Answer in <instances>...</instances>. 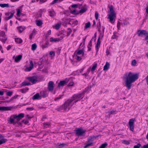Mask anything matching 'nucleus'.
I'll return each instance as SVG.
<instances>
[{"label":"nucleus","instance_id":"nucleus-55","mask_svg":"<svg viewBox=\"0 0 148 148\" xmlns=\"http://www.w3.org/2000/svg\"><path fill=\"white\" fill-rule=\"evenodd\" d=\"M93 138L91 137H90L88 139V142H91V141H92Z\"/></svg>","mask_w":148,"mask_h":148},{"label":"nucleus","instance_id":"nucleus-11","mask_svg":"<svg viewBox=\"0 0 148 148\" xmlns=\"http://www.w3.org/2000/svg\"><path fill=\"white\" fill-rule=\"evenodd\" d=\"M69 24L73 26H75L78 24V21L77 20H75L73 19H71L69 20Z\"/></svg>","mask_w":148,"mask_h":148},{"label":"nucleus","instance_id":"nucleus-38","mask_svg":"<svg viewBox=\"0 0 148 148\" xmlns=\"http://www.w3.org/2000/svg\"><path fill=\"white\" fill-rule=\"evenodd\" d=\"M37 48V45L36 43L33 44L32 45V49L33 51L35 50Z\"/></svg>","mask_w":148,"mask_h":148},{"label":"nucleus","instance_id":"nucleus-26","mask_svg":"<svg viewBox=\"0 0 148 148\" xmlns=\"http://www.w3.org/2000/svg\"><path fill=\"white\" fill-rule=\"evenodd\" d=\"M36 25L38 26H41L43 23L42 21L40 20H36Z\"/></svg>","mask_w":148,"mask_h":148},{"label":"nucleus","instance_id":"nucleus-60","mask_svg":"<svg viewBox=\"0 0 148 148\" xmlns=\"http://www.w3.org/2000/svg\"><path fill=\"white\" fill-rule=\"evenodd\" d=\"M117 37V36L114 33L113 35L112 36V38L113 39H116Z\"/></svg>","mask_w":148,"mask_h":148},{"label":"nucleus","instance_id":"nucleus-48","mask_svg":"<svg viewBox=\"0 0 148 148\" xmlns=\"http://www.w3.org/2000/svg\"><path fill=\"white\" fill-rule=\"evenodd\" d=\"M62 96H63L62 95H60L59 97H57L55 98V99H54L55 101H58V100L61 98Z\"/></svg>","mask_w":148,"mask_h":148},{"label":"nucleus","instance_id":"nucleus-37","mask_svg":"<svg viewBox=\"0 0 148 148\" xmlns=\"http://www.w3.org/2000/svg\"><path fill=\"white\" fill-rule=\"evenodd\" d=\"M49 45V42H46L45 44L44 45H42L41 46V47L43 49L44 48H47Z\"/></svg>","mask_w":148,"mask_h":148},{"label":"nucleus","instance_id":"nucleus-58","mask_svg":"<svg viewBox=\"0 0 148 148\" xmlns=\"http://www.w3.org/2000/svg\"><path fill=\"white\" fill-rule=\"evenodd\" d=\"M120 23L119 21H118L117 25V27L118 29H119L120 27Z\"/></svg>","mask_w":148,"mask_h":148},{"label":"nucleus","instance_id":"nucleus-15","mask_svg":"<svg viewBox=\"0 0 148 148\" xmlns=\"http://www.w3.org/2000/svg\"><path fill=\"white\" fill-rule=\"evenodd\" d=\"M138 32H139L138 34V36H140L141 34H143L145 36L148 34V33L145 30H138Z\"/></svg>","mask_w":148,"mask_h":148},{"label":"nucleus","instance_id":"nucleus-24","mask_svg":"<svg viewBox=\"0 0 148 148\" xmlns=\"http://www.w3.org/2000/svg\"><path fill=\"white\" fill-rule=\"evenodd\" d=\"M15 41L16 42L19 44L23 42L22 40L19 38H15Z\"/></svg>","mask_w":148,"mask_h":148},{"label":"nucleus","instance_id":"nucleus-33","mask_svg":"<svg viewBox=\"0 0 148 148\" xmlns=\"http://www.w3.org/2000/svg\"><path fill=\"white\" fill-rule=\"evenodd\" d=\"M17 29L19 32L21 33L25 29V28L24 27L20 26L18 27Z\"/></svg>","mask_w":148,"mask_h":148},{"label":"nucleus","instance_id":"nucleus-62","mask_svg":"<svg viewBox=\"0 0 148 148\" xmlns=\"http://www.w3.org/2000/svg\"><path fill=\"white\" fill-rule=\"evenodd\" d=\"M115 111L114 110H112L110 111H109L108 113L109 114H114L115 112Z\"/></svg>","mask_w":148,"mask_h":148},{"label":"nucleus","instance_id":"nucleus-30","mask_svg":"<svg viewBox=\"0 0 148 148\" xmlns=\"http://www.w3.org/2000/svg\"><path fill=\"white\" fill-rule=\"evenodd\" d=\"M29 89V88L27 87H26L23 89H21L20 91L22 93H25L27 92Z\"/></svg>","mask_w":148,"mask_h":148},{"label":"nucleus","instance_id":"nucleus-9","mask_svg":"<svg viewBox=\"0 0 148 148\" xmlns=\"http://www.w3.org/2000/svg\"><path fill=\"white\" fill-rule=\"evenodd\" d=\"M102 32L101 30L100 29H99L98 30V31L99 33V36L98 38H99V39L101 38L102 39L103 37L104 36V33L105 29V27H104L102 26Z\"/></svg>","mask_w":148,"mask_h":148},{"label":"nucleus","instance_id":"nucleus-53","mask_svg":"<svg viewBox=\"0 0 148 148\" xmlns=\"http://www.w3.org/2000/svg\"><path fill=\"white\" fill-rule=\"evenodd\" d=\"M136 61L135 60H134L132 62L131 64L132 65H135L136 64Z\"/></svg>","mask_w":148,"mask_h":148},{"label":"nucleus","instance_id":"nucleus-6","mask_svg":"<svg viewBox=\"0 0 148 148\" xmlns=\"http://www.w3.org/2000/svg\"><path fill=\"white\" fill-rule=\"evenodd\" d=\"M14 12H8L5 14L6 17L4 18V20L5 21L8 20L9 19L12 18Z\"/></svg>","mask_w":148,"mask_h":148},{"label":"nucleus","instance_id":"nucleus-23","mask_svg":"<svg viewBox=\"0 0 148 148\" xmlns=\"http://www.w3.org/2000/svg\"><path fill=\"white\" fill-rule=\"evenodd\" d=\"M66 83V81L64 80L61 81L59 83L58 85V87H60L62 86H63L64 84Z\"/></svg>","mask_w":148,"mask_h":148},{"label":"nucleus","instance_id":"nucleus-46","mask_svg":"<svg viewBox=\"0 0 148 148\" xmlns=\"http://www.w3.org/2000/svg\"><path fill=\"white\" fill-rule=\"evenodd\" d=\"M10 122L11 123H13L14 124H15L16 123V121H14V120L13 119L11 118L10 119Z\"/></svg>","mask_w":148,"mask_h":148},{"label":"nucleus","instance_id":"nucleus-42","mask_svg":"<svg viewBox=\"0 0 148 148\" xmlns=\"http://www.w3.org/2000/svg\"><path fill=\"white\" fill-rule=\"evenodd\" d=\"M108 145V144L105 143L102 144L99 147V148H105Z\"/></svg>","mask_w":148,"mask_h":148},{"label":"nucleus","instance_id":"nucleus-29","mask_svg":"<svg viewBox=\"0 0 148 148\" xmlns=\"http://www.w3.org/2000/svg\"><path fill=\"white\" fill-rule=\"evenodd\" d=\"M9 110V108L8 107H0V111H6Z\"/></svg>","mask_w":148,"mask_h":148},{"label":"nucleus","instance_id":"nucleus-49","mask_svg":"<svg viewBox=\"0 0 148 148\" xmlns=\"http://www.w3.org/2000/svg\"><path fill=\"white\" fill-rule=\"evenodd\" d=\"M99 16V14L97 12H96L95 13V17L96 20L98 19Z\"/></svg>","mask_w":148,"mask_h":148},{"label":"nucleus","instance_id":"nucleus-28","mask_svg":"<svg viewBox=\"0 0 148 148\" xmlns=\"http://www.w3.org/2000/svg\"><path fill=\"white\" fill-rule=\"evenodd\" d=\"M93 38H92L90 41L89 44L88 45V50L90 51L91 50V47L92 46V40Z\"/></svg>","mask_w":148,"mask_h":148},{"label":"nucleus","instance_id":"nucleus-12","mask_svg":"<svg viewBox=\"0 0 148 148\" xmlns=\"http://www.w3.org/2000/svg\"><path fill=\"white\" fill-rule=\"evenodd\" d=\"M63 38V37H60V38H55L51 37L50 39V42H56L59 41Z\"/></svg>","mask_w":148,"mask_h":148},{"label":"nucleus","instance_id":"nucleus-41","mask_svg":"<svg viewBox=\"0 0 148 148\" xmlns=\"http://www.w3.org/2000/svg\"><path fill=\"white\" fill-rule=\"evenodd\" d=\"M91 24L90 22H88L85 24V28L86 29L90 27Z\"/></svg>","mask_w":148,"mask_h":148},{"label":"nucleus","instance_id":"nucleus-4","mask_svg":"<svg viewBox=\"0 0 148 148\" xmlns=\"http://www.w3.org/2000/svg\"><path fill=\"white\" fill-rule=\"evenodd\" d=\"M135 121L134 119H130L128 123L129 127L130 130L132 132H133L134 127V121Z\"/></svg>","mask_w":148,"mask_h":148},{"label":"nucleus","instance_id":"nucleus-19","mask_svg":"<svg viewBox=\"0 0 148 148\" xmlns=\"http://www.w3.org/2000/svg\"><path fill=\"white\" fill-rule=\"evenodd\" d=\"M22 55H20L18 56H16L15 58L14 61L15 62H19L22 59Z\"/></svg>","mask_w":148,"mask_h":148},{"label":"nucleus","instance_id":"nucleus-8","mask_svg":"<svg viewBox=\"0 0 148 148\" xmlns=\"http://www.w3.org/2000/svg\"><path fill=\"white\" fill-rule=\"evenodd\" d=\"M54 83L52 81H50L48 84V89L50 91L52 92L54 88Z\"/></svg>","mask_w":148,"mask_h":148},{"label":"nucleus","instance_id":"nucleus-18","mask_svg":"<svg viewBox=\"0 0 148 148\" xmlns=\"http://www.w3.org/2000/svg\"><path fill=\"white\" fill-rule=\"evenodd\" d=\"M40 96L41 97V98L42 97L43 98H45L47 97L48 94L46 93V92L45 91H42V92H40Z\"/></svg>","mask_w":148,"mask_h":148},{"label":"nucleus","instance_id":"nucleus-45","mask_svg":"<svg viewBox=\"0 0 148 148\" xmlns=\"http://www.w3.org/2000/svg\"><path fill=\"white\" fill-rule=\"evenodd\" d=\"M122 143L128 145L130 144V141H127L125 140H122L121 141Z\"/></svg>","mask_w":148,"mask_h":148},{"label":"nucleus","instance_id":"nucleus-17","mask_svg":"<svg viewBox=\"0 0 148 148\" xmlns=\"http://www.w3.org/2000/svg\"><path fill=\"white\" fill-rule=\"evenodd\" d=\"M32 99L33 100H35L38 99H40L41 98V97L39 95V94L38 93H37L32 97Z\"/></svg>","mask_w":148,"mask_h":148},{"label":"nucleus","instance_id":"nucleus-20","mask_svg":"<svg viewBox=\"0 0 148 148\" xmlns=\"http://www.w3.org/2000/svg\"><path fill=\"white\" fill-rule=\"evenodd\" d=\"M110 64L108 62H106L105 65L103 67V70L104 71H106L110 67Z\"/></svg>","mask_w":148,"mask_h":148},{"label":"nucleus","instance_id":"nucleus-44","mask_svg":"<svg viewBox=\"0 0 148 148\" xmlns=\"http://www.w3.org/2000/svg\"><path fill=\"white\" fill-rule=\"evenodd\" d=\"M72 31L71 29H70V28H68V31L67 32V36H68L69 35H70Z\"/></svg>","mask_w":148,"mask_h":148},{"label":"nucleus","instance_id":"nucleus-21","mask_svg":"<svg viewBox=\"0 0 148 148\" xmlns=\"http://www.w3.org/2000/svg\"><path fill=\"white\" fill-rule=\"evenodd\" d=\"M49 15L51 17H53L56 15V13L53 9H52L49 11Z\"/></svg>","mask_w":148,"mask_h":148},{"label":"nucleus","instance_id":"nucleus-40","mask_svg":"<svg viewBox=\"0 0 148 148\" xmlns=\"http://www.w3.org/2000/svg\"><path fill=\"white\" fill-rule=\"evenodd\" d=\"M87 10V8H84L82 9L79 12V13H84Z\"/></svg>","mask_w":148,"mask_h":148},{"label":"nucleus","instance_id":"nucleus-34","mask_svg":"<svg viewBox=\"0 0 148 148\" xmlns=\"http://www.w3.org/2000/svg\"><path fill=\"white\" fill-rule=\"evenodd\" d=\"M31 84V83H27L26 82H23L21 84V86H25L27 85H30Z\"/></svg>","mask_w":148,"mask_h":148},{"label":"nucleus","instance_id":"nucleus-63","mask_svg":"<svg viewBox=\"0 0 148 148\" xmlns=\"http://www.w3.org/2000/svg\"><path fill=\"white\" fill-rule=\"evenodd\" d=\"M72 13L74 14H79V12H77V11L75 10L73 11Z\"/></svg>","mask_w":148,"mask_h":148},{"label":"nucleus","instance_id":"nucleus-13","mask_svg":"<svg viewBox=\"0 0 148 148\" xmlns=\"http://www.w3.org/2000/svg\"><path fill=\"white\" fill-rule=\"evenodd\" d=\"M34 65L32 61H31L30 62V66L27 67L25 69V71H30L33 68Z\"/></svg>","mask_w":148,"mask_h":148},{"label":"nucleus","instance_id":"nucleus-43","mask_svg":"<svg viewBox=\"0 0 148 148\" xmlns=\"http://www.w3.org/2000/svg\"><path fill=\"white\" fill-rule=\"evenodd\" d=\"M60 24L59 23H57L55 25V28L57 29H58L60 27Z\"/></svg>","mask_w":148,"mask_h":148},{"label":"nucleus","instance_id":"nucleus-3","mask_svg":"<svg viewBox=\"0 0 148 148\" xmlns=\"http://www.w3.org/2000/svg\"><path fill=\"white\" fill-rule=\"evenodd\" d=\"M86 131V130H83L81 128H78L75 130V134L78 136H84L85 135Z\"/></svg>","mask_w":148,"mask_h":148},{"label":"nucleus","instance_id":"nucleus-57","mask_svg":"<svg viewBox=\"0 0 148 148\" xmlns=\"http://www.w3.org/2000/svg\"><path fill=\"white\" fill-rule=\"evenodd\" d=\"M97 27L98 28V30H99V29H100V28L101 27V24L100 21L99 22Z\"/></svg>","mask_w":148,"mask_h":148},{"label":"nucleus","instance_id":"nucleus-25","mask_svg":"<svg viewBox=\"0 0 148 148\" xmlns=\"http://www.w3.org/2000/svg\"><path fill=\"white\" fill-rule=\"evenodd\" d=\"M50 124L49 123L47 122L45 123H44L43 125V127L45 128L49 127L50 126Z\"/></svg>","mask_w":148,"mask_h":148},{"label":"nucleus","instance_id":"nucleus-59","mask_svg":"<svg viewBox=\"0 0 148 148\" xmlns=\"http://www.w3.org/2000/svg\"><path fill=\"white\" fill-rule=\"evenodd\" d=\"M76 56V59L78 60H80L82 59V58L81 57L78 56L77 55H75Z\"/></svg>","mask_w":148,"mask_h":148},{"label":"nucleus","instance_id":"nucleus-51","mask_svg":"<svg viewBox=\"0 0 148 148\" xmlns=\"http://www.w3.org/2000/svg\"><path fill=\"white\" fill-rule=\"evenodd\" d=\"M12 94V92L11 91H8L6 93V95L7 96H10Z\"/></svg>","mask_w":148,"mask_h":148},{"label":"nucleus","instance_id":"nucleus-50","mask_svg":"<svg viewBox=\"0 0 148 148\" xmlns=\"http://www.w3.org/2000/svg\"><path fill=\"white\" fill-rule=\"evenodd\" d=\"M18 95H17L12 97L10 99V101H12L14 99H16L18 97Z\"/></svg>","mask_w":148,"mask_h":148},{"label":"nucleus","instance_id":"nucleus-61","mask_svg":"<svg viewBox=\"0 0 148 148\" xmlns=\"http://www.w3.org/2000/svg\"><path fill=\"white\" fill-rule=\"evenodd\" d=\"M49 54L50 55H53L54 56L55 55L54 52L53 51H51L50 52Z\"/></svg>","mask_w":148,"mask_h":148},{"label":"nucleus","instance_id":"nucleus-22","mask_svg":"<svg viewBox=\"0 0 148 148\" xmlns=\"http://www.w3.org/2000/svg\"><path fill=\"white\" fill-rule=\"evenodd\" d=\"M66 145V144L64 143H58L56 145V146L60 147H62Z\"/></svg>","mask_w":148,"mask_h":148},{"label":"nucleus","instance_id":"nucleus-52","mask_svg":"<svg viewBox=\"0 0 148 148\" xmlns=\"http://www.w3.org/2000/svg\"><path fill=\"white\" fill-rule=\"evenodd\" d=\"M22 122L25 124H27L29 122L28 121L27 119H24L22 121Z\"/></svg>","mask_w":148,"mask_h":148},{"label":"nucleus","instance_id":"nucleus-1","mask_svg":"<svg viewBox=\"0 0 148 148\" xmlns=\"http://www.w3.org/2000/svg\"><path fill=\"white\" fill-rule=\"evenodd\" d=\"M85 92L84 91L81 93L73 95L70 99H67L63 104L60 107V110L64 111L69 110L73 105L82 99L84 97Z\"/></svg>","mask_w":148,"mask_h":148},{"label":"nucleus","instance_id":"nucleus-16","mask_svg":"<svg viewBox=\"0 0 148 148\" xmlns=\"http://www.w3.org/2000/svg\"><path fill=\"white\" fill-rule=\"evenodd\" d=\"M100 39H99V38H98L95 47L97 52L98 51L99 48L100 47L101 44V41L100 40Z\"/></svg>","mask_w":148,"mask_h":148},{"label":"nucleus","instance_id":"nucleus-14","mask_svg":"<svg viewBox=\"0 0 148 148\" xmlns=\"http://www.w3.org/2000/svg\"><path fill=\"white\" fill-rule=\"evenodd\" d=\"M82 54V55L84 54V52L82 50H76L74 53V55H78L80 54Z\"/></svg>","mask_w":148,"mask_h":148},{"label":"nucleus","instance_id":"nucleus-64","mask_svg":"<svg viewBox=\"0 0 148 148\" xmlns=\"http://www.w3.org/2000/svg\"><path fill=\"white\" fill-rule=\"evenodd\" d=\"M143 148H148V144L144 145L143 146Z\"/></svg>","mask_w":148,"mask_h":148},{"label":"nucleus","instance_id":"nucleus-10","mask_svg":"<svg viewBox=\"0 0 148 148\" xmlns=\"http://www.w3.org/2000/svg\"><path fill=\"white\" fill-rule=\"evenodd\" d=\"M28 79L33 84L36 83L37 81V78L34 76L28 77Z\"/></svg>","mask_w":148,"mask_h":148},{"label":"nucleus","instance_id":"nucleus-27","mask_svg":"<svg viewBox=\"0 0 148 148\" xmlns=\"http://www.w3.org/2000/svg\"><path fill=\"white\" fill-rule=\"evenodd\" d=\"M2 137L3 136H2V137L1 138V139H0V145L5 143L7 141L6 139L2 138Z\"/></svg>","mask_w":148,"mask_h":148},{"label":"nucleus","instance_id":"nucleus-2","mask_svg":"<svg viewBox=\"0 0 148 148\" xmlns=\"http://www.w3.org/2000/svg\"><path fill=\"white\" fill-rule=\"evenodd\" d=\"M138 75L137 74H134L130 72L128 74H125L123 76V79L125 80V86L128 90L130 89L131 87L132 84L135 82L138 78Z\"/></svg>","mask_w":148,"mask_h":148},{"label":"nucleus","instance_id":"nucleus-56","mask_svg":"<svg viewBox=\"0 0 148 148\" xmlns=\"http://www.w3.org/2000/svg\"><path fill=\"white\" fill-rule=\"evenodd\" d=\"M6 40V38H0V40L2 42L4 43Z\"/></svg>","mask_w":148,"mask_h":148},{"label":"nucleus","instance_id":"nucleus-5","mask_svg":"<svg viewBox=\"0 0 148 148\" xmlns=\"http://www.w3.org/2000/svg\"><path fill=\"white\" fill-rule=\"evenodd\" d=\"M24 117V114L23 113H21L18 115H14V118L16 119V122L18 123V122L19 121Z\"/></svg>","mask_w":148,"mask_h":148},{"label":"nucleus","instance_id":"nucleus-32","mask_svg":"<svg viewBox=\"0 0 148 148\" xmlns=\"http://www.w3.org/2000/svg\"><path fill=\"white\" fill-rule=\"evenodd\" d=\"M110 10V14H116L114 11L113 10V7L112 5H110L109 7Z\"/></svg>","mask_w":148,"mask_h":148},{"label":"nucleus","instance_id":"nucleus-39","mask_svg":"<svg viewBox=\"0 0 148 148\" xmlns=\"http://www.w3.org/2000/svg\"><path fill=\"white\" fill-rule=\"evenodd\" d=\"M93 144V143L92 142H89L88 143H87L86 144V145H85L84 147V148H86V147L91 146Z\"/></svg>","mask_w":148,"mask_h":148},{"label":"nucleus","instance_id":"nucleus-47","mask_svg":"<svg viewBox=\"0 0 148 148\" xmlns=\"http://www.w3.org/2000/svg\"><path fill=\"white\" fill-rule=\"evenodd\" d=\"M141 146V145L140 143H138L137 145H135L134 147V148H140Z\"/></svg>","mask_w":148,"mask_h":148},{"label":"nucleus","instance_id":"nucleus-35","mask_svg":"<svg viewBox=\"0 0 148 148\" xmlns=\"http://www.w3.org/2000/svg\"><path fill=\"white\" fill-rule=\"evenodd\" d=\"M63 0H54L51 3H50V5H53L55 3H58V2H61Z\"/></svg>","mask_w":148,"mask_h":148},{"label":"nucleus","instance_id":"nucleus-7","mask_svg":"<svg viewBox=\"0 0 148 148\" xmlns=\"http://www.w3.org/2000/svg\"><path fill=\"white\" fill-rule=\"evenodd\" d=\"M116 14H110L108 15V18L109 19L110 22L112 24H113L115 20L114 18H116Z\"/></svg>","mask_w":148,"mask_h":148},{"label":"nucleus","instance_id":"nucleus-36","mask_svg":"<svg viewBox=\"0 0 148 148\" xmlns=\"http://www.w3.org/2000/svg\"><path fill=\"white\" fill-rule=\"evenodd\" d=\"M97 63H95L92 66L91 69V71L92 72H93L95 71L97 67Z\"/></svg>","mask_w":148,"mask_h":148},{"label":"nucleus","instance_id":"nucleus-54","mask_svg":"<svg viewBox=\"0 0 148 148\" xmlns=\"http://www.w3.org/2000/svg\"><path fill=\"white\" fill-rule=\"evenodd\" d=\"M20 13H21V12H20V10L19 9H17L16 15L18 16H20Z\"/></svg>","mask_w":148,"mask_h":148},{"label":"nucleus","instance_id":"nucleus-31","mask_svg":"<svg viewBox=\"0 0 148 148\" xmlns=\"http://www.w3.org/2000/svg\"><path fill=\"white\" fill-rule=\"evenodd\" d=\"M0 6L2 8H8L9 7V5L8 3H0Z\"/></svg>","mask_w":148,"mask_h":148}]
</instances>
